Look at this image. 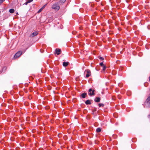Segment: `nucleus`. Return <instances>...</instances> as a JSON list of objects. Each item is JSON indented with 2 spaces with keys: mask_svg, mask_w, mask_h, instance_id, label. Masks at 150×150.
<instances>
[{
  "mask_svg": "<svg viewBox=\"0 0 150 150\" xmlns=\"http://www.w3.org/2000/svg\"><path fill=\"white\" fill-rule=\"evenodd\" d=\"M38 34V31H35L30 34L29 37L30 38H32L36 36Z\"/></svg>",
  "mask_w": 150,
  "mask_h": 150,
  "instance_id": "nucleus-4",
  "label": "nucleus"
},
{
  "mask_svg": "<svg viewBox=\"0 0 150 150\" xmlns=\"http://www.w3.org/2000/svg\"><path fill=\"white\" fill-rule=\"evenodd\" d=\"M103 71H105L106 69V66L105 65L104 66H103Z\"/></svg>",
  "mask_w": 150,
  "mask_h": 150,
  "instance_id": "nucleus-16",
  "label": "nucleus"
},
{
  "mask_svg": "<svg viewBox=\"0 0 150 150\" xmlns=\"http://www.w3.org/2000/svg\"><path fill=\"white\" fill-rule=\"evenodd\" d=\"M101 129L100 128H98L97 129L96 131L97 132H100L101 131Z\"/></svg>",
  "mask_w": 150,
  "mask_h": 150,
  "instance_id": "nucleus-13",
  "label": "nucleus"
},
{
  "mask_svg": "<svg viewBox=\"0 0 150 150\" xmlns=\"http://www.w3.org/2000/svg\"><path fill=\"white\" fill-rule=\"evenodd\" d=\"M104 104L103 103H99L98 104V105L99 107H101V106L103 107L104 106Z\"/></svg>",
  "mask_w": 150,
  "mask_h": 150,
  "instance_id": "nucleus-15",
  "label": "nucleus"
},
{
  "mask_svg": "<svg viewBox=\"0 0 150 150\" xmlns=\"http://www.w3.org/2000/svg\"><path fill=\"white\" fill-rule=\"evenodd\" d=\"M85 103L86 105H90L91 104V100H87Z\"/></svg>",
  "mask_w": 150,
  "mask_h": 150,
  "instance_id": "nucleus-10",
  "label": "nucleus"
},
{
  "mask_svg": "<svg viewBox=\"0 0 150 150\" xmlns=\"http://www.w3.org/2000/svg\"><path fill=\"white\" fill-rule=\"evenodd\" d=\"M55 52L56 54L58 55L61 53V50L57 48L56 49Z\"/></svg>",
  "mask_w": 150,
  "mask_h": 150,
  "instance_id": "nucleus-6",
  "label": "nucleus"
},
{
  "mask_svg": "<svg viewBox=\"0 0 150 150\" xmlns=\"http://www.w3.org/2000/svg\"><path fill=\"white\" fill-rule=\"evenodd\" d=\"M148 29L150 28V26H148Z\"/></svg>",
  "mask_w": 150,
  "mask_h": 150,
  "instance_id": "nucleus-35",
  "label": "nucleus"
},
{
  "mask_svg": "<svg viewBox=\"0 0 150 150\" xmlns=\"http://www.w3.org/2000/svg\"><path fill=\"white\" fill-rule=\"evenodd\" d=\"M148 117L149 119L150 120V115H149L148 116Z\"/></svg>",
  "mask_w": 150,
  "mask_h": 150,
  "instance_id": "nucleus-29",
  "label": "nucleus"
},
{
  "mask_svg": "<svg viewBox=\"0 0 150 150\" xmlns=\"http://www.w3.org/2000/svg\"><path fill=\"white\" fill-rule=\"evenodd\" d=\"M43 9H42V8H41L38 11V13H39L40 12H41V11L43 10Z\"/></svg>",
  "mask_w": 150,
  "mask_h": 150,
  "instance_id": "nucleus-20",
  "label": "nucleus"
},
{
  "mask_svg": "<svg viewBox=\"0 0 150 150\" xmlns=\"http://www.w3.org/2000/svg\"><path fill=\"white\" fill-rule=\"evenodd\" d=\"M46 5H44L41 8H42V9H43L44 8H45V7L46 6Z\"/></svg>",
  "mask_w": 150,
  "mask_h": 150,
  "instance_id": "nucleus-25",
  "label": "nucleus"
},
{
  "mask_svg": "<svg viewBox=\"0 0 150 150\" xmlns=\"http://www.w3.org/2000/svg\"><path fill=\"white\" fill-rule=\"evenodd\" d=\"M95 90H93L92 88H90L88 90V93L89 95L90 96H94L95 95Z\"/></svg>",
  "mask_w": 150,
  "mask_h": 150,
  "instance_id": "nucleus-2",
  "label": "nucleus"
},
{
  "mask_svg": "<svg viewBox=\"0 0 150 150\" xmlns=\"http://www.w3.org/2000/svg\"><path fill=\"white\" fill-rule=\"evenodd\" d=\"M66 1V0H60L59 2V3H60L61 4H62V3L65 2Z\"/></svg>",
  "mask_w": 150,
  "mask_h": 150,
  "instance_id": "nucleus-14",
  "label": "nucleus"
},
{
  "mask_svg": "<svg viewBox=\"0 0 150 150\" xmlns=\"http://www.w3.org/2000/svg\"><path fill=\"white\" fill-rule=\"evenodd\" d=\"M127 94L128 96H129L131 95V92L130 91H127Z\"/></svg>",
  "mask_w": 150,
  "mask_h": 150,
  "instance_id": "nucleus-18",
  "label": "nucleus"
},
{
  "mask_svg": "<svg viewBox=\"0 0 150 150\" xmlns=\"http://www.w3.org/2000/svg\"><path fill=\"white\" fill-rule=\"evenodd\" d=\"M85 71L87 73L86 75V77L87 78H88L91 75V72L89 69H87Z\"/></svg>",
  "mask_w": 150,
  "mask_h": 150,
  "instance_id": "nucleus-5",
  "label": "nucleus"
},
{
  "mask_svg": "<svg viewBox=\"0 0 150 150\" xmlns=\"http://www.w3.org/2000/svg\"><path fill=\"white\" fill-rule=\"evenodd\" d=\"M117 97H118V98L119 99H120L121 98V96L120 95H118Z\"/></svg>",
  "mask_w": 150,
  "mask_h": 150,
  "instance_id": "nucleus-22",
  "label": "nucleus"
},
{
  "mask_svg": "<svg viewBox=\"0 0 150 150\" xmlns=\"http://www.w3.org/2000/svg\"><path fill=\"white\" fill-rule=\"evenodd\" d=\"M86 95H87L86 93H82L81 94V96L82 98H85Z\"/></svg>",
  "mask_w": 150,
  "mask_h": 150,
  "instance_id": "nucleus-11",
  "label": "nucleus"
},
{
  "mask_svg": "<svg viewBox=\"0 0 150 150\" xmlns=\"http://www.w3.org/2000/svg\"><path fill=\"white\" fill-rule=\"evenodd\" d=\"M14 10L13 9H11L9 10V11L11 13H13L14 12Z\"/></svg>",
  "mask_w": 150,
  "mask_h": 150,
  "instance_id": "nucleus-12",
  "label": "nucleus"
},
{
  "mask_svg": "<svg viewBox=\"0 0 150 150\" xmlns=\"http://www.w3.org/2000/svg\"><path fill=\"white\" fill-rule=\"evenodd\" d=\"M33 0H28V2L29 3H30L31 2H32L33 1Z\"/></svg>",
  "mask_w": 150,
  "mask_h": 150,
  "instance_id": "nucleus-23",
  "label": "nucleus"
},
{
  "mask_svg": "<svg viewBox=\"0 0 150 150\" xmlns=\"http://www.w3.org/2000/svg\"><path fill=\"white\" fill-rule=\"evenodd\" d=\"M1 1H2L3 2L4 1H5V0H1Z\"/></svg>",
  "mask_w": 150,
  "mask_h": 150,
  "instance_id": "nucleus-34",
  "label": "nucleus"
},
{
  "mask_svg": "<svg viewBox=\"0 0 150 150\" xmlns=\"http://www.w3.org/2000/svg\"><path fill=\"white\" fill-rule=\"evenodd\" d=\"M100 66H101V67H103V66H104L105 65H104V64H103V62H101V63H100Z\"/></svg>",
  "mask_w": 150,
  "mask_h": 150,
  "instance_id": "nucleus-21",
  "label": "nucleus"
},
{
  "mask_svg": "<svg viewBox=\"0 0 150 150\" xmlns=\"http://www.w3.org/2000/svg\"><path fill=\"white\" fill-rule=\"evenodd\" d=\"M22 53L21 51H18L15 55L14 57V59H15L19 57L22 54Z\"/></svg>",
  "mask_w": 150,
  "mask_h": 150,
  "instance_id": "nucleus-3",
  "label": "nucleus"
},
{
  "mask_svg": "<svg viewBox=\"0 0 150 150\" xmlns=\"http://www.w3.org/2000/svg\"><path fill=\"white\" fill-rule=\"evenodd\" d=\"M148 98H150V94H149Z\"/></svg>",
  "mask_w": 150,
  "mask_h": 150,
  "instance_id": "nucleus-36",
  "label": "nucleus"
},
{
  "mask_svg": "<svg viewBox=\"0 0 150 150\" xmlns=\"http://www.w3.org/2000/svg\"><path fill=\"white\" fill-rule=\"evenodd\" d=\"M100 97H96L95 99L94 100L96 102H99L100 101Z\"/></svg>",
  "mask_w": 150,
  "mask_h": 150,
  "instance_id": "nucleus-7",
  "label": "nucleus"
},
{
  "mask_svg": "<svg viewBox=\"0 0 150 150\" xmlns=\"http://www.w3.org/2000/svg\"><path fill=\"white\" fill-rule=\"evenodd\" d=\"M69 64V62H64L63 63V66L64 67H66Z\"/></svg>",
  "mask_w": 150,
  "mask_h": 150,
  "instance_id": "nucleus-8",
  "label": "nucleus"
},
{
  "mask_svg": "<svg viewBox=\"0 0 150 150\" xmlns=\"http://www.w3.org/2000/svg\"><path fill=\"white\" fill-rule=\"evenodd\" d=\"M122 84L120 83L119 84V86H120V87H121L122 86Z\"/></svg>",
  "mask_w": 150,
  "mask_h": 150,
  "instance_id": "nucleus-30",
  "label": "nucleus"
},
{
  "mask_svg": "<svg viewBox=\"0 0 150 150\" xmlns=\"http://www.w3.org/2000/svg\"><path fill=\"white\" fill-rule=\"evenodd\" d=\"M96 111V108H94V109L93 110V112H94Z\"/></svg>",
  "mask_w": 150,
  "mask_h": 150,
  "instance_id": "nucleus-26",
  "label": "nucleus"
},
{
  "mask_svg": "<svg viewBox=\"0 0 150 150\" xmlns=\"http://www.w3.org/2000/svg\"><path fill=\"white\" fill-rule=\"evenodd\" d=\"M29 3L28 2V1H26L25 4H24L26 5H27V4H28V3Z\"/></svg>",
  "mask_w": 150,
  "mask_h": 150,
  "instance_id": "nucleus-28",
  "label": "nucleus"
},
{
  "mask_svg": "<svg viewBox=\"0 0 150 150\" xmlns=\"http://www.w3.org/2000/svg\"><path fill=\"white\" fill-rule=\"evenodd\" d=\"M112 99L113 100H114L115 99V98H114V97H112Z\"/></svg>",
  "mask_w": 150,
  "mask_h": 150,
  "instance_id": "nucleus-33",
  "label": "nucleus"
},
{
  "mask_svg": "<svg viewBox=\"0 0 150 150\" xmlns=\"http://www.w3.org/2000/svg\"><path fill=\"white\" fill-rule=\"evenodd\" d=\"M79 28H80V29L81 30H82V29L83 28H82V27H81H81H79Z\"/></svg>",
  "mask_w": 150,
  "mask_h": 150,
  "instance_id": "nucleus-31",
  "label": "nucleus"
},
{
  "mask_svg": "<svg viewBox=\"0 0 150 150\" xmlns=\"http://www.w3.org/2000/svg\"><path fill=\"white\" fill-rule=\"evenodd\" d=\"M2 3L3 2L0 0V5H1Z\"/></svg>",
  "mask_w": 150,
  "mask_h": 150,
  "instance_id": "nucleus-32",
  "label": "nucleus"
},
{
  "mask_svg": "<svg viewBox=\"0 0 150 150\" xmlns=\"http://www.w3.org/2000/svg\"><path fill=\"white\" fill-rule=\"evenodd\" d=\"M6 67H4L3 68V69H4L5 70H6Z\"/></svg>",
  "mask_w": 150,
  "mask_h": 150,
  "instance_id": "nucleus-27",
  "label": "nucleus"
},
{
  "mask_svg": "<svg viewBox=\"0 0 150 150\" xmlns=\"http://www.w3.org/2000/svg\"><path fill=\"white\" fill-rule=\"evenodd\" d=\"M99 58L101 60H103L104 59V58H103L102 57H99Z\"/></svg>",
  "mask_w": 150,
  "mask_h": 150,
  "instance_id": "nucleus-17",
  "label": "nucleus"
},
{
  "mask_svg": "<svg viewBox=\"0 0 150 150\" xmlns=\"http://www.w3.org/2000/svg\"><path fill=\"white\" fill-rule=\"evenodd\" d=\"M149 80L150 81V77H149Z\"/></svg>",
  "mask_w": 150,
  "mask_h": 150,
  "instance_id": "nucleus-37",
  "label": "nucleus"
},
{
  "mask_svg": "<svg viewBox=\"0 0 150 150\" xmlns=\"http://www.w3.org/2000/svg\"><path fill=\"white\" fill-rule=\"evenodd\" d=\"M150 102H147L146 101L145 102V105L146 106L149 107H150Z\"/></svg>",
  "mask_w": 150,
  "mask_h": 150,
  "instance_id": "nucleus-9",
  "label": "nucleus"
},
{
  "mask_svg": "<svg viewBox=\"0 0 150 150\" xmlns=\"http://www.w3.org/2000/svg\"><path fill=\"white\" fill-rule=\"evenodd\" d=\"M136 139H135V138H134V139H132V141L133 142H135V141H136Z\"/></svg>",
  "mask_w": 150,
  "mask_h": 150,
  "instance_id": "nucleus-24",
  "label": "nucleus"
},
{
  "mask_svg": "<svg viewBox=\"0 0 150 150\" xmlns=\"http://www.w3.org/2000/svg\"><path fill=\"white\" fill-rule=\"evenodd\" d=\"M146 101L147 102H150V98L148 97Z\"/></svg>",
  "mask_w": 150,
  "mask_h": 150,
  "instance_id": "nucleus-19",
  "label": "nucleus"
},
{
  "mask_svg": "<svg viewBox=\"0 0 150 150\" xmlns=\"http://www.w3.org/2000/svg\"><path fill=\"white\" fill-rule=\"evenodd\" d=\"M52 8L56 11H58L60 8V6L58 5V3H57L54 4L52 6Z\"/></svg>",
  "mask_w": 150,
  "mask_h": 150,
  "instance_id": "nucleus-1",
  "label": "nucleus"
}]
</instances>
